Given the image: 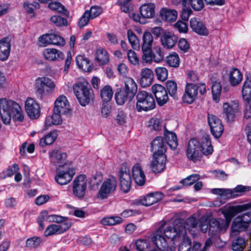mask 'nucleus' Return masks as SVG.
Segmentation results:
<instances>
[{
  "label": "nucleus",
  "mask_w": 251,
  "mask_h": 251,
  "mask_svg": "<svg viewBox=\"0 0 251 251\" xmlns=\"http://www.w3.org/2000/svg\"><path fill=\"white\" fill-rule=\"evenodd\" d=\"M116 102L119 105H123L128 100H131L134 97L131 96L124 90H121L115 94Z\"/></svg>",
  "instance_id": "obj_41"
},
{
  "label": "nucleus",
  "mask_w": 251,
  "mask_h": 251,
  "mask_svg": "<svg viewBox=\"0 0 251 251\" xmlns=\"http://www.w3.org/2000/svg\"><path fill=\"white\" fill-rule=\"evenodd\" d=\"M183 2L190 4L192 7L196 11L201 10L204 6L203 0H183Z\"/></svg>",
  "instance_id": "obj_59"
},
{
  "label": "nucleus",
  "mask_w": 251,
  "mask_h": 251,
  "mask_svg": "<svg viewBox=\"0 0 251 251\" xmlns=\"http://www.w3.org/2000/svg\"><path fill=\"white\" fill-rule=\"evenodd\" d=\"M178 251H193L191 240L185 235L183 236V240L179 245Z\"/></svg>",
  "instance_id": "obj_49"
},
{
  "label": "nucleus",
  "mask_w": 251,
  "mask_h": 251,
  "mask_svg": "<svg viewBox=\"0 0 251 251\" xmlns=\"http://www.w3.org/2000/svg\"><path fill=\"white\" fill-rule=\"evenodd\" d=\"M164 134L168 146L171 149L175 150L178 145L177 139L176 134L174 132L166 131Z\"/></svg>",
  "instance_id": "obj_42"
},
{
  "label": "nucleus",
  "mask_w": 251,
  "mask_h": 251,
  "mask_svg": "<svg viewBox=\"0 0 251 251\" xmlns=\"http://www.w3.org/2000/svg\"><path fill=\"white\" fill-rule=\"evenodd\" d=\"M198 91L200 94L203 95L206 91L205 84L203 83H187L182 97L183 102L188 104L192 103L198 98Z\"/></svg>",
  "instance_id": "obj_4"
},
{
  "label": "nucleus",
  "mask_w": 251,
  "mask_h": 251,
  "mask_svg": "<svg viewBox=\"0 0 251 251\" xmlns=\"http://www.w3.org/2000/svg\"><path fill=\"white\" fill-rule=\"evenodd\" d=\"M42 55L44 59L49 61H59L64 57V54L62 51L54 48L44 49Z\"/></svg>",
  "instance_id": "obj_25"
},
{
  "label": "nucleus",
  "mask_w": 251,
  "mask_h": 251,
  "mask_svg": "<svg viewBox=\"0 0 251 251\" xmlns=\"http://www.w3.org/2000/svg\"><path fill=\"white\" fill-rule=\"evenodd\" d=\"M113 92L109 85L104 86L100 91V96L104 101H109L112 98Z\"/></svg>",
  "instance_id": "obj_50"
},
{
  "label": "nucleus",
  "mask_w": 251,
  "mask_h": 251,
  "mask_svg": "<svg viewBox=\"0 0 251 251\" xmlns=\"http://www.w3.org/2000/svg\"><path fill=\"white\" fill-rule=\"evenodd\" d=\"M132 176L135 183L143 186L146 182V175L141 165L139 163L134 164L132 169Z\"/></svg>",
  "instance_id": "obj_23"
},
{
  "label": "nucleus",
  "mask_w": 251,
  "mask_h": 251,
  "mask_svg": "<svg viewBox=\"0 0 251 251\" xmlns=\"http://www.w3.org/2000/svg\"><path fill=\"white\" fill-rule=\"evenodd\" d=\"M198 225L199 221H197L195 218L192 216L186 220L184 227L192 234L194 235L198 231Z\"/></svg>",
  "instance_id": "obj_39"
},
{
  "label": "nucleus",
  "mask_w": 251,
  "mask_h": 251,
  "mask_svg": "<svg viewBox=\"0 0 251 251\" xmlns=\"http://www.w3.org/2000/svg\"><path fill=\"white\" fill-rule=\"evenodd\" d=\"M152 91L159 105L162 106L167 102L169 100L167 91L163 86L155 84L152 87Z\"/></svg>",
  "instance_id": "obj_17"
},
{
  "label": "nucleus",
  "mask_w": 251,
  "mask_h": 251,
  "mask_svg": "<svg viewBox=\"0 0 251 251\" xmlns=\"http://www.w3.org/2000/svg\"><path fill=\"white\" fill-rule=\"evenodd\" d=\"M160 16L163 20L172 22L176 20L177 12L175 9L162 8L160 11Z\"/></svg>",
  "instance_id": "obj_34"
},
{
  "label": "nucleus",
  "mask_w": 251,
  "mask_h": 251,
  "mask_svg": "<svg viewBox=\"0 0 251 251\" xmlns=\"http://www.w3.org/2000/svg\"><path fill=\"white\" fill-rule=\"evenodd\" d=\"M71 226L70 222L52 224L46 228L45 234L46 236H50L53 234H61L67 231L71 227Z\"/></svg>",
  "instance_id": "obj_22"
},
{
  "label": "nucleus",
  "mask_w": 251,
  "mask_h": 251,
  "mask_svg": "<svg viewBox=\"0 0 251 251\" xmlns=\"http://www.w3.org/2000/svg\"><path fill=\"white\" fill-rule=\"evenodd\" d=\"M163 46L167 49H171L177 41V37L172 32H165L161 37Z\"/></svg>",
  "instance_id": "obj_31"
},
{
  "label": "nucleus",
  "mask_w": 251,
  "mask_h": 251,
  "mask_svg": "<svg viewBox=\"0 0 251 251\" xmlns=\"http://www.w3.org/2000/svg\"><path fill=\"white\" fill-rule=\"evenodd\" d=\"M190 25L193 31L199 35L207 36L209 34V31L205 25L198 18H191Z\"/></svg>",
  "instance_id": "obj_24"
},
{
  "label": "nucleus",
  "mask_w": 251,
  "mask_h": 251,
  "mask_svg": "<svg viewBox=\"0 0 251 251\" xmlns=\"http://www.w3.org/2000/svg\"><path fill=\"white\" fill-rule=\"evenodd\" d=\"M229 224L221 218L212 219L209 224V234L214 236L222 233H224L227 230Z\"/></svg>",
  "instance_id": "obj_10"
},
{
  "label": "nucleus",
  "mask_w": 251,
  "mask_h": 251,
  "mask_svg": "<svg viewBox=\"0 0 251 251\" xmlns=\"http://www.w3.org/2000/svg\"><path fill=\"white\" fill-rule=\"evenodd\" d=\"M128 40L132 48L134 50L139 49V41L137 36L131 29H128L127 32Z\"/></svg>",
  "instance_id": "obj_51"
},
{
  "label": "nucleus",
  "mask_w": 251,
  "mask_h": 251,
  "mask_svg": "<svg viewBox=\"0 0 251 251\" xmlns=\"http://www.w3.org/2000/svg\"><path fill=\"white\" fill-rule=\"evenodd\" d=\"M247 104L243 119L244 124L246 126L251 125V102Z\"/></svg>",
  "instance_id": "obj_64"
},
{
  "label": "nucleus",
  "mask_w": 251,
  "mask_h": 251,
  "mask_svg": "<svg viewBox=\"0 0 251 251\" xmlns=\"http://www.w3.org/2000/svg\"><path fill=\"white\" fill-rule=\"evenodd\" d=\"M120 186L122 190L125 192H128L131 187V178L129 170L126 167L121 168L119 174Z\"/></svg>",
  "instance_id": "obj_15"
},
{
  "label": "nucleus",
  "mask_w": 251,
  "mask_h": 251,
  "mask_svg": "<svg viewBox=\"0 0 251 251\" xmlns=\"http://www.w3.org/2000/svg\"><path fill=\"white\" fill-rule=\"evenodd\" d=\"M242 97L246 103L251 102V75L248 76L242 90Z\"/></svg>",
  "instance_id": "obj_32"
},
{
  "label": "nucleus",
  "mask_w": 251,
  "mask_h": 251,
  "mask_svg": "<svg viewBox=\"0 0 251 251\" xmlns=\"http://www.w3.org/2000/svg\"><path fill=\"white\" fill-rule=\"evenodd\" d=\"M122 221V218L117 216H112L102 219L100 223L104 226H112L120 224Z\"/></svg>",
  "instance_id": "obj_52"
},
{
  "label": "nucleus",
  "mask_w": 251,
  "mask_h": 251,
  "mask_svg": "<svg viewBox=\"0 0 251 251\" xmlns=\"http://www.w3.org/2000/svg\"><path fill=\"white\" fill-rule=\"evenodd\" d=\"M76 62L78 67L84 72H88L91 70L90 60L83 56L78 55L76 57Z\"/></svg>",
  "instance_id": "obj_38"
},
{
  "label": "nucleus",
  "mask_w": 251,
  "mask_h": 251,
  "mask_svg": "<svg viewBox=\"0 0 251 251\" xmlns=\"http://www.w3.org/2000/svg\"><path fill=\"white\" fill-rule=\"evenodd\" d=\"M35 86L37 92L41 96L45 94V87L48 89L47 91L49 92L54 91L56 88L55 83L51 79L44 76L38 77L36 78Z\"/></svg>",
  "instance_id": "obj_12"
},
{
  "label": "nucleus",
  "mask_w": 251,
  "mask_h": 251,
  "mask_svg": "<svg viewBox=\"0 0 251 251\" xmlns=\"http://www.w3.org/2000/svg\"><path fill=\"white\" fill-rule=\"evenodd\" d=\"M136 108L138 112L148 111L155 107V103L152 95L145 91L139 92L136 96Z\"/></svg>",
  "instance_id": "obj_5"
},
{
  "label": "nucleus",
  "mask_w": 251,
  "mask_h": 251,
  "mask_svg": "<svg viewBox=\"0 0 251 251\" xmlns=\"http://www.w3.org/2000/svg\"><path fill=\"white\" fill-rule=\"evenodd\" d=\"M229 81L232 86H236L240 83L243 79V75L237 68H232L228 73Z\"/></svg>",
  "instance_id": "obj_35"
},
{
  "label": "nucleus",
  "mask_w": 251,
  "mask_h": 251,
  "mask_svg": "<svg viewBox=\"0 0 251 251\" xmlns=\"http://www.w3.org/2000/svg\"><path fill=\"white\" fill-rule=\"evenodd\" d=\"M200 178V176L198 174H193L187 177L186 178L182 180L180 182L184 185L190 186L197 182Z\"/></svg>",
  "instance_id": "obj_62"
},
{
  "label": "nucleus",
  "mask_w": 251,
  "mask_h": 251,
  "mask_svg": "<svg viewBox=\"0 0 251 251\" xmlns=\"http://www.w3.org/2000/svg\"><path fill=\"white\" fill-rule=\"evenodd\" d=\"M50 22L57 26H67L68 21L66 19L58 15H54L50 18Z\"/></svg>",
  "instance_id": "obj_57"
},
{
  "label": "nucleus",
  "mask_w": 251,
  "mask_h": 251,
  "mask_svg": "<svg viewBox=\"0 0 251 251\" xmlns=\"http://www.w3.org/2000/svg\"><path fill=\"white\" fill-rule=\"evenodd\" d=\"M95 58L100 65H104L109 61V56L107 51L101 48L97 49L95 52Z\"/></svg>",
  "instance_id": "obj_37"
},
{
  "label": "nucleus",
  "mask_w": 251,
  "mask_h": 251,
  "mask_svg": "<svg viewBox=\"0 0 251 251\" xmlns=\"http://www.w3.org/2000/svg\"><path fill=\"white\" fill-rule=\"evenodd\" d=\"M87 189V181L85 175H79L75 178L73 182V193L77 198L83 199Z\"/></svg>",
  "instance_id": "obj_11"
},
{
  "label": "nucleus",
  "mask_w": 251,
  "mask_h": 251,
  "mask_svg": "<svg viewBox=\"0 0 251 251\" xmlns=\"http://www.w3.org/2000/svg\"><path fill=\"white\" fill-rule=\"evenodd\" d=\"M222 85L219 82H213L212 87V92L213 99L215 101H218L221 96Z\"/></svg>",
  "instance_id": "obj_56"
},
{
  "label": "nucleus",
  "mask_w": 251,
  "mask_h": 251,
  "mask_svg": "<svg viewBox=\"0 0 251 251\" xmlns=\"http://www.w3.org/2000/svg\"><path fill=\"white\" fill-rule=\"evenodd\" d=\"M11 50L10 40L9 38H3L0 40V60H6L9 56Z\"/></svg>",
  "instance_id": "obj_27"
},
{
  "label": "nucleus",
  "mask_w": 251,
  "mask_h": 251,
  "mask_svg": "<svg viewBox=\"0 0 251 251\" xmlns=\"http://www.w3.org/2000/svg\"><path fill=\"white\" fill-rule=\"evenodd\" d=\"M211 192L216 195H219L221 197L230 199L233 197V191L230 189L214 188L211 190Z\"/></svg>",
  "instance_id": "obj_54"
},
{
  "label": "nucleus",
  "mask_w": 251,
  "mask_h": 251,
  "mask_svg": "<svg viewBox=\"0 0 251 251\" xmlns=\"http://www.w3.org/2000/svg\"><path fill=\"white\" fill-rule=\"evenodd\" d=\"M200 141V150L204 155L211 154L213 151L209 135L204 134Z\"/></svg>",
  "instance_id": "obj_28"
},
{
  "label": "nucleus",
  "mask_w": 251,
  "mask_h": 251,
  "mask_svg": "<svg viewBox=\"0 0 251 251\" xmlns=\"http://www.w3.org/2000/svg\"><path fill=\"white\" fill-rule=\"evenodd\" d=\"M208 122L212 135L216 138L222 135L224 131V126L220 119L213 115H208Z\"/></svg>",
  "instance_id": "obj_13"
},
{
  "label": "nucleus",
  "mask_w": 251,
  "mask_h": 251,
  "mask_svg": "<svg viewBox=\"0 0 251 251\" xmlns=\"http://www.w3.org/2000/svg\"><path fill=\"white\" fill-rule=\"evenodd\" d=\"M179 223V220H175L173 224L162 222L161 225L152 235L151 240L153 243L157 244L161 249H164L166 245V238L174 240L181 233L183 227L178 225Z\"/></svg>",
  "instance_id": "obj_1"
},
{
  "label": "nucleus",
  "mask_w": 251,
  "mask_h": 251,
  "mask_svg": "<svg viewBox=\"0 0 251 251\" xmlns=\"http://www.w3.org/2000/svg\"><path fill=\"white\" fill-rule=\"evenodd\" d=\"M75 172L72 165L56 169L55 180L60 185H66L72 179Z\"/></svg>",
  "instance_id": "obj_7"
},
{
  "label": "nucleus",
  "mask_w": 251,
  "mask_h": 251,
  "mask_svg": "<svg viewBox=\"0 0 251 251\" xmlns=\"http://www.w3.org/2000/svg\"><path fill=\"white\" fill-rule=\"evenodd\" d=\"M73 92L79 103L83 106L88 104L94 98L93 90L84 78H80L73 84Z\"/></svg>",
  "instance_id": "obj_3"
},
{
  "label": "nucleus",
  "mask_w": 251,
  "mask_h": 251,
  "mask_svg": "<svg viewBox=\"0 0 251 251\" xmlns=\"http://www.w3.org/2000/svg\"><path fill=\"white\" fill-rule=\"evenodd\" d=\"M166 89L171 97L174 99L177 98V86L176 83L173 80H168L166 82Z\"/></svg>",
  "instance_id": "obj_53"
},
{
  "label": "nucleus",
  "mask_w": 251,
  "mask_h": 251,
  "mask_svg": "<svg viewBox=\"0 0 251 251\" xmlns=\"http://www.w3.org/2000/svg\"><path fill=\"white\" fill-rule=\"evenodd\" d=\"M0 115L5 125L10 124L11 118L19 122H22L24 119L20 105L17 102L5 98L0 100Z\"/></svg>",
  "instance_id": "obj_2"
},
{
  "label": "nucleus",
  "mask_w": 251,
  "mask_h": 251,
  "mask_svg": "<svg viewBox=\"0 0 251 251\" xmlns=\"http://www.w3.org/2000/svg\"><path fill=\"white\" fill-rule=\"evenodd\" d=\"M152 51L153 61L156 63L161 62L164 58V52L162 48L159 45L154 46Z\"/></svg>",
  "instance_id": "obj_46"
},
{
  "label": "nucleus",
  "mask_w": 251,
  "mask_h": 251,
  "mask_svg": "<svg viewBox=\"0 0 251 251\" xmlns=\"http://www.w3.org/2000/svg\"><path fill=\"white\" fill-rule=\"evenodd\" d=\"M151 150L153 154L165 155L166 148L164 142L161 137H156L151 142Z\"/></svg>",
  "instance_id": "obj_30"
},
{
  "label": "nucleus",
  "mask_w": 251,
  "mask_h": 251,
  "mask_svg": "<svg viewBox=\"0 0 251 251\" xmlns=\"http://www.w3.org/2000/svg\"><path fill=\"white\" fill-rule=\"evenodd\" d=\"M25 109L28 116L32 119L38 118L40 116V106L32 98H28L25 102Z\"/></svg>",
  "instance_id": "obj_18"
},
{
  "label": "nucleus",
  "mask_w": 251,
  "mask_h": 251,
  "mask_svg": "<svg viewBox=\"0 0 251 251\" xmlns=\"http://www.w3.org/2000/svg\"><path fill=\"white\" fill-rule=\"evenodd\" d=\"M239 103L237 100L224 103L223 112L226 115L227 120L228 122L233 121L239 111Z\"/></svg>",
  "instance_id": "obj_19"
},
{
  "label": "nucleus",
  "mask_w": 251,
  "mask_h": 251,
  "mask_svg": "<svg viewBox=\"0 0 251 251\" xmlns=\"http://www.w3.org/2000/svg\"><path fill=\"white\" fill-rule=\"evenodd\" d=\"M155 5L152 3L142 4L140 7V14L146 20L151 19L155 15Z\"/></svg>",
  "instance_id": "obj_33"
},
{
  "label": "nucleus",
  "mask_w": 251,
  "mask_h": 251,
  "mask_svg": "<svg viewBox=\"0 0 251 251\" xmlns=\"http://www.w3.org/2000/svg\"><path fill=\"white\" fill-rule=\"evenodd\" d=\"M127 57L129 63L134 65L137 66L139 64V60L135 51L131 50H128L127 52Z\"/></svg>",
  "instance_id": "obj_63"
},
{
  "label": "nucleus",
  "mask_w": 251,
  "mask_h": 251,
  "mask_svg": "<svg viewBox=\"0 0 251 251\" xmlns=\"http://www.w3.org/2000/svg\"><path fill=\"white\" fill-rule=\"evenodd\" d=\"M70 111V104L67 98L63 95L59 96L54 102V112H60L62 114L68 113Z\"/></svg>",
  "instance_id": "obj_21"
},
{
  "label": "nucleus",
  "mask_w": 251,
  "mask_h": 251,
  "mask_svg": "<svg viewBox=\"0 0 251 251\" xmlns=\"http://www.w3.org/2000/svg\"><path fill=\"white\" fill-rule=\"evenodd\" d=\"M41 242L40 237L34 236L29 238L26 241V247L30 249L38 247Z\"/></svg>",
  "instance_id": "obj_61"
},
{
  "label": "nucleus",
  "mask_w": 251,
  "mask_h": 251,
  "mask_svg": "<svg viewBox=\"0 0 251 251\" xmlns=\"http://www.w3.org/2000/svg\"><path fill=\"white\" fill-rule=\"evenodd\" d=\"M155 73L157 78L161 81H165L168 77V72L165 67H159L156 68L155 70Z\"/></svg>",
  "instance_id": "obj_58"
},
{
  "label": "nucleus",
  "mask_w": 251,
  "mask_h": 251,
  "mask_svg": "<svg viewBox=\"0 0 251 251\" xmlns=\"http://www.w3.org/2000/svg\"><path fill=\"white\" fill-rule=\"evenodd\" d=\"M164 197V194L161 192L151 193L137 200L135 202L136 204H140L146 206H149L160 201Z\"/></svg>",
  "instance_id": "obj_14"
},
{
  "label": "nucleus",
  "mask_w": 251,
  "mask_h": 251,
  "mask_svg": "<svg viewBox=\"0 0 251 251\" xmlns=\"http://www.w3.org/2000/svg\"><path fill=\"white\" fill-rule=\"evenodd\" d=\"M152 49L142 48L143 52L142 59L148 63H151L153 61Z\"/></svg>",
  "instance_id": "obj_60"
},
{
  "label": "nucleus",
  "mask_w": 251,
  "mask_h": 251,
  "mask_svg": "<svg viewBox=\"0 0 251 251\" xmlns=\"http://www.w3.org/2000/svg\"><path fill=\"white\" fill-rule=\"evenodd\" d=\"M39 41L43 44L54 45L62 46L65 45V40L63 38L58 34H46L39 37Z\"/></svg>",
  "instance_id": "obj_16"
},
{
  "label": "nucleus",
  "mask_w": 251,
  "mask_h": 251,
  "mask_svg": "<svg viewBox=\"0 0 251 251\" xmlns=\"http://www.w3.org/2000/svg\"><path fill=\"white\" fill-rule=\"evenodd\" d=\"M123 90L131 96L134 97L137 91V85L134 79L130 77H126Z\"/></svg>",
  "instance_id": "obj_36"
},
{
  "label": "nucleus",
  "mask_w": 251,
  "mask_h": 251,
  "mask_svg": "<svg viewBox=\"0 0 251 251\" xmlns=\"http://www.w3.org/2000/svg\"><path fill=\"white\" fill-rule=\"evenodd\" d=\"M246 247L245 240L239 237L232 242V249L234 251H242Z\"/></svg>",
  "instance_id": "obj_55"
},
{
  "label": "nucleus",
  "mask_w": 251,
  "mask_h": 251,
  "mask_svg": "<svg viewBox=\"0 0 251 251\" xmlns=\"http://www.w3.org/2000/svg\"><path fill=\"white\" fill-rule=\"evenodd\" d=\"M167 64L173 68H177L180 64V58L176 52H173L170 54L166 57Z\"/></svg>",
  "instance_id": "obj_47"
},
{
  "label": "nucleus",
  "mask_w": 251,
  "mask_h": 251,
  "mask_svg": "<svg viewBox=\"0 0 251 251\" xmlns=\"http://www.w3.org/2000/svg\"><path fill=\"white\" fill-rule=\"evenodd\" d=\"M153 45V37L150 31L144 32L142 37L141 48L152 49Z\"/></svg>",
  "instance_id": "obj_43"
},
{
  "label": "nucleus",
  "mask_w": 251,
  "mask_h": 251,
  "mask_svg": "<svg viewBox=\"0 0 251 251\" xmlns=\"http://www.w3.org/2000/svg\"><path fill=\"white\" fill-rule=\"evenodd\" d=\"M248 225L245 224L238 217L233 222L231 226L232 233H238L241 231L244 230L248 227Z\"/></svg>",
  "instance_id": "obj_45"
},
{
  "label": "nucleus",
  "mask_w": 251,
  "mask_h": 251,
  "mask_svg": "<svg viewBox=\"0 0 251 251\" xmlns=\"http://www.w3.org/2000/svg\"><path fill=\"white\" fill-rule=\"evenodd\" d=\"M57 134L56 131H51L40 139L39 144L42 147L52 144L56 140Z\"/></svg>",
  "instance_id": "obj_44"
},
{
  "label": "nucleus",
  "mask_w": 251,
  "mask_h": 251,
  "mask_svg": "<svg viewBox=\"0 0 251 251\" xmlns=\"http://www.w3.org/2000/svg\"><path fill=\"white\" fill-rule=\"evenodd\" d=\"M140 78V84L143 87H146L152 82L153 78V71L149 68H145L141 70Z\"/></svg>",
  "instance_id": "obj_29"
},
{
  "label": "nucleus",
  "mask_w": 251,
  "mask_h": 251,
  "mask_svg": "<svg viewBox=\"0 0 251 251\" xmlns=\"http://www.w3.org/2000/svg\"><path fill=\"white\" fill-rule=\"evenodd\" d=\"M220 210L225 217L224 220H226L229 224H230L232 218L236 213L244 211L242 205L229 206L226 208H221Z\"/></svg>",
  "instance_id": "obj_26"
},
{
  "label": "nucleus",
  "mask_w": 251,
  "mask_h": 251,
  "mask_svg": "<svg viewBox=\"0 0 251 251\" xmlns=\"http://www.w3.org/2000/svg\"><path fill=\"white\" fill-rule=\"evenodd\" d=\"M49 8L56 12L64 14L65 16H69V12L65 8L64 6L58 1L51 0L48 4Z\"/></svg>",
  "instance_id": "obj_40"
},
{
  "label": "nucleus",
  "mask_w": 251,
  "mask_h": 251,
  "mask_svg": "<svg viewBox=\"0 0 251 251\" xmlns=\"http://www.w3.org/2000/svg\"><path fill=\"white\" fill-rule=\"evenodd\" d=\"M166 163V155L153 154L151 168L153 172L159 173L162 172L165 168Z\"/></svg>",
  "instance_id": "obj_20"
},
{
  "label": "nucleus",
  "mask_w": 251,
  "mask_h": 251,
  "mask_svg": "<svg viewBox=\"0 0 251 251\" xmlns=\"http://www.w3.org/2000/svg\"><path fill=\"white\" fill-rule=\"evenodd\" d=\"M102 180V175L100 173L94 175L89 179V184L91 189L95 190L98 188Z\"/></svg>",
  "instance_id": "obj_48"
},
{
  "label": "nucleus",
  "mask_w": 251,
  "mask_h": 251,
  "mask_svg": "<svg viewBox=\"0 0 251 251\" xmlns=\"http://www.w3.org/2000/svg\"><path fill=\"white\" fill-rule=\"evenodd\" d=\"M200 141L196 139H191L188 145L186 151L187 158L196 163L200 161L201 157V152L200 150Z\"/></svg>",
  "instance_id": "obj_9"
},
{
  "label": "nucleus",
  "mask_w": 251,
  "mask_h": 251,
  "mask_svg": "<svg viewBox=\"0 0 251 251\" xmlns=\"http://www.w3.org/2000/svg\"><path fill=\"white\" fill-rule=\"evenodd\" d=\"M117 181L115 177L110 176L102 183L98 194L97 198L100 200L106 199L116 189Z\"/></svg>",
  "instance_id": "obj_6"
},
{
  "label": "nucleus",
  "mask_w": 251,
  "mask_h": 251,
  "mask_svg": "<svg viewBox=\"0 0 251 251\" xmlns=\"http://www.w3.org/2000/svg\"><path fill=\"white\" fill-rule=\"evenodd\" d=\"M51 163L56 167V169L72 165L71 162L67 160V154L60 149H55L49 152Z\"/></svg>",
  "instance_id": "obj_8"
}]
</instances>
